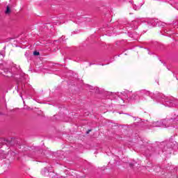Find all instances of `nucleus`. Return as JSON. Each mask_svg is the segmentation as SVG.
I'll list each match as a JSON object with an SVG mask.
<instances>
[{
  "label": "nucleus",
  "mask_w": 178,
  "mask_h": 178,
  "mask_svg": "<svg viewBox=\"0 0 178 178\" xmlns=\"http://www.w3.org/2000/svg\"><path fill=\"white\" fill-rule=\"evenodd\" d=\"M122 95L129 101H136V102H147L148 97H152V93L145 90H141L134 93L125 90L122 92Z\"/></svg>",
  "instance_id": "nucleus-1"
},
{
  "label": "nucleus",
  "mask_w": 178,
  "mask_h": 178,
  "mask_svg": "<svg viewBox=\"0 0 178 178\" xmlns=\"http://www.w3.org/2000/svg\"><path fill=\"white\" fill-rule=\"evenodd\" d=\"M176 127L178 129V116L176 118H171L168 120H162L152 123L153 127Z\"/></svg>",
  "instance_id": "nucleus-2"
},
{
  "label": "nucleus",
  "mask_w": 178,
  "mask_h": 178,
  "mask_svg": "<svg viewBox=\"0 0 178 178\" xmlns=\"http://www.w3.org/2000/svg\"><path fill=\"white\" fill-rule=\"evenodd\" d=\"M154 101L163 104L165 106H169L170 108L172 106H176L175 98L167 97L163 95H159L156 98L154 99Z\"/></svg>",
  "instance_id": "nucleus-3"
},
{
  "label": "nucleus",
  "mask_w": 178,
  "mask_h": 178,
  "mask_svg": "<svg viewBox=\"0 0 178 178\" xmlns=\"http://www.w3.org/2000/svg\"><path fill=\"white\" fill-rule=\"evenodd\" d=\"M41 175H42V176H48V175H49L48 169L44 168L43 170H42Z\"/></svg>",
  "instance_id": "nucleus-4"
},
{
  "label": "nucleus",
  "mask_w": 178,
  "mask_h": 178,
  "mask_svg": "<svg viewBox=\"0 0 178 178\" xmlns=\"http://www.w3.org/2000/svg\"><path fill=\"white\" fill-rule=\"evenodd\" d=\"M6 15H8V13H10V8L8 6L6 10Z\"/></svg>",
  "instance_id": "nucleus-5"
},
{
  "label": "nucleus",
  "mask_w": 178,
  "mask_h": 178,
  "mask_svg": "<svg viewBox=\"0 0 178 178\" xmlns=\"http://www.w3.org/2000/svg\"><path fill=\"white\" fill-rule=\"evenodd\" d=\"M140 6H137L136 5H133V8L134 10H138L140 9Z\"/></svg>",
  "instance_id": "nucleus-6"
},
{
  "label": "nucleus",
  "mask_w": 178,
  "mask_h": 178,
  "mask_svg": "<svg viewBox=\"0 0 178 178\" xmlns=\"http://www.w3.org/2000/svg\"><path fill=\"white\" fill-rule=\"evenodd\" d=\"M33 55H35V56H38V55H40V52H38V51H34V52H33Z\"/></svg>",
  "instance_id": "nucleus-7"
},
{
  "label": "nucleus",
  "mask_w": 178,
  "mask_h": 178,
  "mask_svg": "<svg viewBox=\"0 0 178 178\" xmlns=\"http://www.w3.org/2000/svg\"><path fill=\"white\" fill-rule=\"evenodd\" d=\"M124 103V100H123V99H120V105H122V104Z\"/></svg>",
  "instance_id": "nucleus-8"
},
{
  "label": "nucleus",
  "mask_w": 178,
  "mask_h": 178,
  "mask_svg": "<svg viewBox=\"0 0 178 178\" xmlns=\"http://www.w3.org/2000/svg\"><path fill=\"white\" fill-rule=\"evenodd\" d=\"M149 24H152V26H154V20H152V22H148Z\"/></svg>",
  "instance_id": "nucleus-9"
},
{
  "label": "nucleus",
  "mask_w": 178,
  "mask_h": 178,
  "mask_svg": "<svg viewBox=\"0 0 178 178\" xmlns=\"http://www.w3.org/2000/svg\"><path fill=\"white\" fill-rule=\"evenodd\" d=\"M4 54H5V53L3 52V51H2L0 52V55H1L2 56H3Z\"/></svg>",
  "instance_id": "nucleus-10"
},
{
  "label": "nucleus",
  "mask_w": 178,
  "mask_h": 178,
  "mask_svg": "<svg viewBox=\"0 0 178 178\" xmlns=\"http://www.w3.org/2000/svg\"><path fill=\"white\" fill-rule=\"evenodd\" d=\"M130 165L131 166H134V163H131Z\"/></svg>",
  "instance_id": "nucleus-11"
},
{
  "label": "nucleus",
  "mask_w": 178,
  "mask_h": 178,
  "mask_svg": "<svg viewBox=\"0 0 178 178\" xmlns=\"http://www.w3.org/2000/svg\"><path fill=\"white\" fill-rule=\"evenodd\" d=\"M90 131H91V130L88 131L87 134H88V133H90Z\"/></svg>",
  "instance_id": "nucleus-12"
},
{
  "label": "nucleus",
  "mask_w": 178,
  "mask_h": 178,
  "mask_svg": "<svg viewBox=\"0 0 178 178\" xmlns=\"http://www.w3.org/2000/svg\"><path fill=\"white\" fill-rule=\"evenodd\" d=\"M90 90H92V86H90Z\"/></svg>",
  "instance_id": "nucleus-13"
},
{
  "label": "nucleus",
  "mask_w": 178,
  "mask_h": 178,
  "mask_svg": "<svg viewBox=\"0 0 178 178\" xmlns=\"http://www.w3.org/2000/svg\"><path fill=\"white\" fill-rule=\"evenodd\" d=\"M10 75H7V77H10Z\"/></svg>",
  "instance_id": "nucleus-14"
},
{
  "label": "nucleus",
  "mask_w": 178,
  "mask_h": 178,
  "mask_svg": "<svg viewBox=\"0 0 178 178\" xmlns=\"http://www.w3.org/2000/svg\"><path fill=\"white\" fill-rule=\"evenodd\" d=\"M21 98H23V97L21 95Z\"/></svg>",
  "instance_id": "nucleus-15"
},
{
  "label": "nucleus",
  "mask_w": 178,
  "mask_h": 178,
  "mask_svg": "<svg viewBox=\"0 0 178 178\" xmlns=\"http://www.w3.org/2000/svg\"><path fill=\"white\" fill-rule=\"evenodd\" d=\"M7 73H8V72L7 71ZM10 74V72H9Z\"/></svg>",
  "instance_id": "nucleus-16"
}]
</instances>
